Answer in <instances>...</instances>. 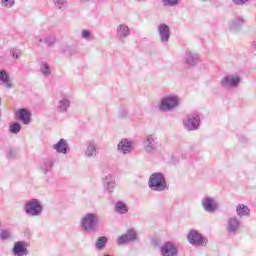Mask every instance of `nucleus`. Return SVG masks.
<instances>
[{
    "label": "nucleus",
    "mask_w": 256,
    "mask_h": 256,
    "mask_svg": "<svg viewBox=\"0 0 256 256\" xmlns=\"http://www.w3.org/2000/svg\"><path fill=\"white\" fill-rule=\"evenodd\" d=\"M148 185L152 191H166L167 187V180H165V176L161 172H155L151 174Z\"/></svg>",
    "instance_id": "1"
},
{
    "label": "nucleus",
    "mask_w": 256,
    "mask_h": 256,
    "mask_svg": "<svg viewBox=\"0 0 256 256\" xmlns=\"http://www.w3.org/2000/svg\"><path fill=\"white\" fill-rule=\"evenodd\" d=\"M24 212L30 217H39L43 213V205L37 199H31L24 205Z\"/></svg>",
    "instance_id": "2"
},
{
    "label": "nucleus",
    "mask_w": 256,
    "mask_h": 256,
    "mask_svg": "<svg viewBox=\"0 0 256 256\" xmlns=\"http://www.w3.org/2000/svg\"><path fill=\"white\" fill-rule=\"evenodd\" d=\"M82 229L84 231H95L99 227V215L88 213L81 220Z\"/></svg>",
    "instance_id": "3"
},
{
    "label": "nucleus",
    "mask_w": 256,
    "mask_h": 256,
    "mask_svg": "<svg viewBox=\"0 0 256 256\" xmlns=\"http://www.w3.org/2000/svg\"><path fill=\"white\" fill-rule=\"evenodd\" d=\"M177 107H179V97L173 95L162 98L159 105L160 111H173Z\"/></svg>",
    "instance_id": "4"
},
{
    "label": "nucleus",
    "mask_w": 256,
    "mask_h": 256,
    "mask_svg": "<svg viewBox=\"0 0 256 256\" xmlns=\"http://www.w3.org/2000/svg\"><path fill=\"white\" fill-rule=\"evenodd\" d=\"M188 241L191 245L195 247H205L207 245L208 240L205 236L201 235L197 232V230H190L188 233Z\"/></svg>",
    "instance_id": "5"
},
{
    "label": "nucleus",
    "mask_w": 256,
    "mask_h": 256,
    "mask_svg": "<svg viewBox=\"0 0 256 256\" xmlns=\"http://www.w3.org/2000/svg\"><path fill=\"white\" fill-rule=\"evenodd\" d=\"M143 149L146 153H155L158 149L157 136L154 134L147 135L143 140Z\"/></svg>",
    "instance_id": "6"
},
{
    "label": "nucleus",
    "mask_w": 256,
    "mask_h": 256,
    "mask_svg": "<svg viewBox=\"0 0 256 256\" xmlns=\"http://www.w3.org/2000/svg\"><path fill=\"white\" fill-rule=\"evenodd\" d=\"M200 122L201 118L197 114H188L183 121L185 129L188 131L199 129Z\"/></svg>",
    "instance_id": "7"
},
{
    "label": "nucleus",
    "mask_w": 256,
    "mask_h": 256,
    "mask_svg": "<svg viewBox=\"0 0 256 256\" xmlns=\"http://www.w3.org/2000/svg\"><path fill=\"white\" fill-rule=\"evenodd\" d=\"M241 229V221L237 217H230L227 220L226 231L229 235H237V231Z\"/></svg>",
    "instance_id": "8"
},
{
    "label": "nucleus",
    "mask_w": 256,
    "mask_h": 256,
    "mask_svg": "<svg viewBox=\"0 0 256 256\" xmlns=\"http://www.w3.org/2000/svg\"><path fill=\"white\" fill-rule=\"evenodd\" d=\"M239 83H241V77L239 75H227L221 80L222 87L235 88L239 86Z\"/></svg>",
    "instance_id": "9"
},
{
    "label": "nucleus",
    "mask_w": 256,
    "mask_h": 256,
    "mask_svg": "<svg viewBox=\"0 0 256 256\" xmlns=\"http://www.w3.org/2000/svg\"><path fill=\"white\" fill-rule=\"evenodd\" d=\"M117 149L122 155H129L130 153H133V141L125 138L122 139L118 145Z\"/></svg>",
    "instance_id": "10"
},
{
    "label": "nucleus",
    "mask_w": 256,
    "mask_h": 256,
    "mask_svg": "<svg viewBox=\"0 0 256 256\" xmlns=\"http://www.w3.org/2000/svg\"><path fill=\"white\" fill-rule=\"evenodd\" d=\"M202 207L207 213H215L216 210L219 208L217 202H215V199L211 197H206L202 199Z\"/></svg>",
    "instance_id": "11"
},
{
    "label": "nucleus",
    "mask_w": 256,
    "mask_h": 256,
    "mask_svg": "<svg viewBox=\"0 0 256 256\" xmlns=\"http://www.w3.org/2000/svg\"><path fill=\"white\" fill-rule=\"evenodd\" d=\"M158 34L161 43H169V37H171V29L167 26V24H160L158 26Z\"/></svg>",
    "instance_id": "12"
},
{
    "label": "nucleus",
    "mask_w": 256,
    "mask_h": 256,
    "mask_svg": "<svg viewBox=\"0 0 256 256\" xmlns=\"http://www.w3.org/2000/svg\"><path fill=\"white\" fill-rule=\"evenodd\" d=\"M177 246L171 242H166L161 247V255L162 256H177L178 255Z\"/></svg>",
    "instance_id": "13"
},
{
    "label": "nucleus",
    "mask_w": 256,
    "mask_h": 256,
    "mask_svg": "<svg viewBox=\"0 0 256 256\" xmlns=\"http://www.w3.org/2000/svg\"><path fill=\"white\" fill-rule=\"evenodd\" d=\"M137 239V232L133 229L128 230L124 235L118 238V245H125Z\"/></svg>",
    "instance_id": "14"
},
{
    "label": "nucleus",
    "mask_w": 256,
    "mask_h": 256,
    "mask_svg": "<svg viewBox=\"0 0 256 256\" xmlns=\"http://www.w3.org/2000/svg\"><path fill=\"white\" fill-rule=\"evenodd\" d=\"M12 253L14 256H27L29 255V250L25 246V242L19 241L14 244Z\"/></svg>",
    "instance_id": "15"
},
{
    "label": "nucleus",
    "mask_w": 256,
    "mask_h": 256,
    "mask_svg": "<svg viewBox=\"0 0 256 256\" xmlns=\"http://www.w3.org/2000/svg\"><path fill=\"white\" fill-rule=\"evenodd\" d=\"M131 35V30L127 24H120L116 30V36L118 39L123 41V39H127Z\"/></svg>",
    "instance_id": "16"
},
{
    "label": "nucleus",
    "mask_w": 256,
    "mask_h": 256,
    "mask_svg": "<svg viewBox=\"0 0 256 256\" xmlns=\"http://www.w3.org/2000/svg\"><path fill=\"white\" fill-rule=\"evenodd\" d=\"M103 187L105 191H108V193H113V190L115 189V176L113 175H106L103 180Z\"/></svg>",
    "instance_id": "17"
},
{
    "label": "nucleus",
    "mask_w": 256,
    "mask_h": 256,
    "mask_svg": "<svg viewBox=\"0 0 256 256\" xmlns=\"http://www.w3.org/2000/svg\"><path fill=\"white\" fill-rule=\"evenodd\" d=\"M53 149L56 151V153L67 155V153H69V144L67 143V140L62 138L59 142L53 145Z\"/></svg>",
    "instance_id": "18"
},
{
    "label": "nucleus",
    "mask_w": 256,
    "mask_h": 256,
    "mask_svg": "<svg viewBox=\"0 0 256 256\" xmlns=\"http://www.w3.org/2000/svg\"><path fill=\"white\" fill-rule=\"evenodd\" d=\"M185 63L186 65H190V67H193V65H197V63H199V54L191 50H187L185 56Z\"/></svg>",
    "instance_id": "19"
},
{
    "label": "nucleus",
    "mask_w": 256,
    "mask_h": 256,
    "mask_svg": "<svg viewBox=\"0 0 256 256\" xmlns=\"http://www.w3.org/2000/svg\"><path fill=\"white\" fill-rule=\"evenodd\" d=\"M36 41L38 43V45L40 43H45V45L48 46H53L55 45V43H57V38L55 37V35H47V36H36Z\"/></svg>",
    "instance_id": "20"
},
{
    "label": "nucleus",
    "mask_w": 256,
    "mask_h": 256,
    "mask_svg": "<svg viewBox=\"0 0 256 256\" xmlns=\"http://www.w3.org/2000/svg\"><path fill=\"white\" fill-rule=\"evenodd\" d=\"M243 25H245V19L243 17H236L229 22L228 27L230 31H238Z\"/></svg>",
    "instance_id": "21"
},
{
    "label": "nucleus",
    "mask_w": 256,
    "mask_h": 256,
    "mask_svg": "<svg viewBox=\"0 0 256 256\" xmlns=\"http://www.w3.org/2000/svg\"><path fill=\"white\" fill-rule=\"evenodd\" d=\"M19 120L24 125H29L31 123V112L29 110L22 108L19 110Z\"/></svg>",
    "instance_id": "22"
},
{
    "label": "nucleus",
    "mask_w": 256,
    "mask_h": 256,
    "mask_svg": "<svg viewBox=\"0 0 256 256\" xmlns=\"http://www.w3.org/2000/svg\"><path fill=\"white\" fill-rule=\"evenodd\" d=\"M85 155L86 157H97V144H95V141L90 140L87 142Z\"/></svg>",
    "instance_id": "23"
},
{
    "label": "nucleus",
    "mask_w": 256,
    "mask_h": 256,
    "mask_svg": "<svg viewBox=\"0 0 256 256\" xmlns=\"http://www.w3.org/2000/svg\"><path fill=\"white\" fill-rule=\"evenodd\" d=\"M0 81L5 85V87H7V89H11V87H13V84L9 81V73H7V70L0 71Z\"/></svg>",
    "instance_id": "24"
},
{
    "label": "nucleus",
    "mask_w": 256,
    "mask_h": 256,
    "mask_svg": "<svg viewBox=\"0 0 256 256\" xmlns=\"http://www.w3.org/2000/svg\"><path fill=\"white\" fill-rule=\"evenodd\" d=\"M69 107H71V101L67 98H63L57 104V109L60 113H65Z\"/></svg>",
    "instance_id": "25"
},
{
    "label": "nucleus",
    "mask_w": 256,
    "mask_h": 256,
    "mask_svg": "<svg viewBox=\"0 0 256 256\" xmlns=\"http://www.w3.org/2000/svg\"><path fill=\"white\" fill-rule=\"evenodd\" d=\"M236 213L238 217H247L251 213V210L246 205L240 204L236 207Z\"/></svg>",
    "instance_id": "26"
},
{
    "label": "nucleus",
    "mask_w": 256,
    "mask_h": 256,
    "mask_svg": "<svg viewBox=\"0 0 256 256\" xmlns=\"http://www.w3.org/2000/svg\"><path fill=\"white\" fill-rule=\"evenodd\" d=\"M53 165H55L53 160L44 161L41 165V173H43L44 175H47V173H51V171H53Z\"/></svg>",
    "instance_id": "27"
},
{
    "label": "nucleus",
    "mask_w": 256,
    "mask_h": 256,
    "mask_svg": "<svg viewBox=\"0 0 256 256\" xmlns=\"http://www.w3.org/2000/svg\"><path fill=\"white\" fill-rule=\"evenodd\" d=\"M115 211L116 213H119V215H125L127 211H129V208H127V205L123 202H117L115 204Z\"/></svg>",
    "instance_id": "28"
},
{
    "label": "nucleus",
    "mask_w": 256,
    "mask_h": 256,
    "mask_svg": "<svg viewBox=\"0 0 256 256\" xmlns=\"http://www.w3.org/2000/svg\"><path fill=\"white\" fill-rule=\"evenodd\" d=\"M40 73H42L44 77H49V75H51V68L49 67V64H47V62H42L40 64Z\"/></svg>",
    "instance_id": "29"
},
{
    "label": "nucleus",
    "mask_w": 256,
    "mask_h": 256,
    "mask_svg": "<svg viewBox=\"0 0 256 256\" xmlns=\"http://www.w3.org/2000/svg\"><path fill=\"white\" fill-rule=\"evenodd\" d=\"M54 7L63 11L67 7V0H53Z\"/></svg>",
    "instance_id": "30"
},
{
    "label": "nucleus",
    "mask_w": 256,
    "mask_h": 256,
    "mask_svg": "<svg viewBox=\"0 0 256 256\" xmlns=\"http://www.w3.org/2000/svg\"><path fill=\"white\" fill-rule=\"evenodd\" d=\"M107 245V237L102 236L97 239L96 241V249H105V246Z\"/></svg>",
    "instance_id": "31"
},
{
    "label": "nucleus",
    "mask_w": 256,
    "mask_h": 256,
    "mask_svg": "<svg viewBox=\"0 0 256 256\" xmlns=\"http://www.w3.org/2000/svg\"><path fill=\"white\" fill-rule=\"evenodd\" d=\"M10 133H13L14 135H17V133H19V131H21V124L15 122L12 125H10L9 128Z\"/></svg>",
    "instance_id": "32"
},
{
    "label": "nucleus",
    "mask_w": 256,
    "mask_h": 256,
    "mask_svg": "<svg viewBox=\"0 0 256 256\" xmlns=\"http://www.w3.org/2000/svg\"><path fill=\"white\" fill-rule=\"evenodd\" d=\"M164 7H175L179 5V0H162Z\"/></svg>",
    "instance_id": "33"
},
{
    "label": "nucleus",
    "mask_w": 256,
    "mask_h": 256,
    "mask_svg": "<svg viewBox=\"0 0 256 256\" xmlns=\"http://www.w3.org/2000/svg\"><path fill=\"white\" fill-rule=\"evenodd\" d=\"M1 5L6 9H11L15 5V0H1Z\"/></svg>",
    "instance_id": "34"
},
{
    "label": "nucleus",
    "mask_w": 256,
    "mask_h": 256,
    "mask_svg": "<svg viewBox=\"0 0 256 256\" xmlns=\"http://www.w3.org/2000/svg\"><path fill=\"white\" fill-rule=\"evenodd\" d=\"M0 239H2V241H7V239H11V232L9 230H2L0 232Z\"/></svg>",
    "instance_id": "35"
},
{
    "label": "nucleus",
    "mask_w": 256,
    "mask_h": 256,
    "mask_svg": "<svg viewBox=\"0 0 256 256\" xmlns=\"http://www.w3.org/2000/svg\"><path fill=\"white\" fill-rule=\"evenodd\" d=\"M10 55L14 58V59H19V55H21V50H17L15 48H12L10 50Z\"/></svg>",
    "instance_id": "36"
},
{
    "label": "nucleus",
    "mask_w": 256,
    "mask_h": 256,
    "mask_svg": "<svg viewBox=\"0 0 256 256\" xmlns=\"http://www.w3.org/2000/svg\"><path fill=\"white\" fill-rule=\"evenodd\" d=\"M17 155V150L10 148L6 154L7 159H13Z\"/></svg>",
    "instance_id": "37"
},
{
    "label": "nucleus",
    "mask_w": 256,
    "mask_h": 256,
    "mask_svg": "<svg viewBox=\"0 0 256 256\" xmlns=\"http://www.w3.org/2000/svg\"><path fill=\"white\" fill-rule=\"evenodd\" d=\"M82 39H89L91 37V31L90 30H82L81 31Z\"/></svg>",
    "instance_id": "38"
},
{
    "label": "nucleus",
    "mask_w": 256,
    "mask_h": 256,
    "mask_svg": "<svg viewBox=\"0 0 256 256\" xmlns=\"http://www.w3.org/2000/svg\"><path fill=\"white\" fill-rule=\"evenodd\" d=\"M235 5H245L249 0H232Z\"/></svg>",
    "instance_id": "39"
},
{
    "label": "nucleus",
    "mask_w": 256,
    "mask_h": 256,
    "mask_svg": "<svg viewBox=\"0 0 256 256\" xmlns=\"http://www.w3.org/2000/svg\"><path fill=\"white\" fill-rule=\"evenodd\" d=\"M251 47L256 51V40L251 43Z\"/></svg>",
    "instance_id": "40"
},
{
    "label": "nucleus",
    "mask_w": 256,
    "mask_h": 256,
    "mask_svg": "<svg viewBox=\"0 0 256 256\" xmlns=\"http://www.w3.org/2000/svg\"><path fill=\"white\" fill-rule=\"evenodd\" d=\"M1 103H3V99H1V97H0V105H1Z\"/></svg>",
    "instance_id": "41"
},
{
    "label": "nucleus",
    "mask_w": 256,
    "mask_h": 256,
    "mask_svg": "<svg viewBox=\"0 0 256 256\" xmlns=\"http://www.w3.org/2000/svg\"><path fill=\"white\" fill-rule=\"evenodd\" d=\"M0 227H1V222H0Z\"/></svg>",
    "instance_id": "42"
}]
</instances>
